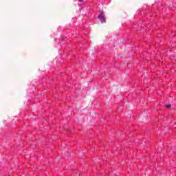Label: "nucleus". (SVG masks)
Here are the masks:
<instances>
[{"label":"nucleus","mask_w":176,"mask_h":176,"mask_svg":"<svg viewBox=\"0 0 176 176\" xmlns=\"http://www.w3.org/2000/svg\"><path fill=\"white\" fill-rule=\"evenodd\" d=\"M98 19H100V23L102 24H104V23H107V20L105 19V14L104 13V11H102L100 14V15L98 16Z\"/></svg>","instance_id":"nucleus-1"},{"label":"nucleus","mask_w":176,"mask_h":176,"mask_svg":"<svg viewBox=\"0 0 176 176\" xmlns=\"http://www.w3.org/2000/svg\"><path fill=\"white\" fill-rule=\"evenodd\" d=\"M171 107V104H167L166 105V109H169Z\"/></svg>","instance_id":"nucleus-2"},{"label":"nucleus","mask_w":176,"mask_h":176,"mask_svg":"<svg viewBox=\"0 0 176 176\" xmlns=\"http://www.w3.org/2000/svg\"><path fill=\"white\" fill-rule=\"evenodd\" d=\"M83 0H78V2H82Z\"/></svg>","instance_id":"nucleus-3"}]
</instances>
